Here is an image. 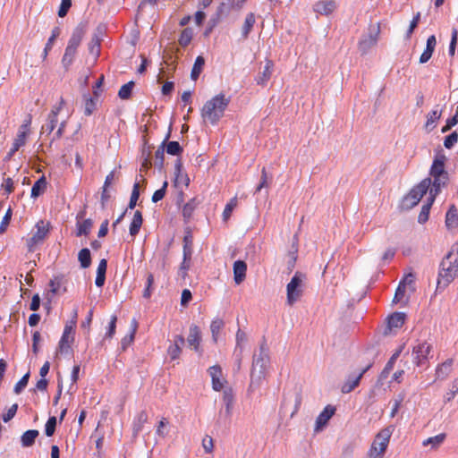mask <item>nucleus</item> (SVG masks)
<instances>
[{"label":"nucleus","instance_id":"obj_1","mask_svg":"<svg viewBox=\"0 0 458 458\" xmlns=\"http://www.w3.org/2000/svg\"><path fill=\"white\" fill-rule=\"evenodd\" d=\"M270 365L269 348L265 337L259 344L258 352H255L252 357V366L250 371V382L248 387V393L251 394L260 387L264 379H266L267 369Z\"/></svg>","mask_w":458,"mask_h":458},{"label":"nucleus","instance_id":"obj_2","mask_svg":"<svg viewBox=\"0 0 458 458\" xmlns=\"http://www.w3.org/2000/svg\"><path fill=\"white\" fill-rule=\"evenodd\" d=\"M446 157L443 153H437L432 162L429 169V175L431 178V188L429 190V195L437 197L442 188H445L449 182V174L445 170V163Z\"/></svg>","mask_w":458,"mask_h":458},{"label":"nucleus","instance_id":"obj_3","mask_svg":"<svg viewBox=\"0 0 458 458\" xmlns=\"http://www.w3.org/2000/svg\"><path fill=\"white\" fill-rule=\"evenodd\" d=\"M229 103L230 98L220 93L204 104L201 109V116L208 119L212 125H216L224 116Z\"/></svg>","mask_w":458,"mask_h":458},{"label":"nucleus","instance_id":"obj_4","mask_svg":"<svg viewBox=\"0 0 458 458\" xmlns=\"http://www.w3.org/2000/svg\"><path fill=\"white\" fill-rule=\"evenodd\" d=\"M431 184V178L427 177L415 185L402 200V208L406 210L415 207L421 198L428 192Z\"/></svg>","mask_w":458,"mask_h":458},{"label":"nucleus","instance_id":"obj_5","mask_svg":"<svg viewBox=\"0 0 458 458\" xmlns=\"http://www.w3.org/2000/svg\"><path fill=\"white\" fill-rule=\"evenodd\" d=\"M51 224L48 221L39 220L34 226L35 232L32 236L26 240V245L29 252H34L36 246L43 243L50 232Z\"/></svg>","mask_w":458,"mask_h":458},{"label":"nucleus","instance_id":"obj_6","mask_svg":"<svg viewBox=\"0 0 458 458\" xmlns=\"http://www.w3.org/2000/svg\"><path fill=\"white\" fill-rule=\"evenodd\" d=\"M304 279H306V275L297 271L287 284L286 299L288 305L293 306L301 297L303 293L302 282Z\"/></svg>","mask_w":458,"mask_h":458},{"label":"nucleus","instance_id":"obj_7","mask_svg":"<svg viewBox=\"0 0 458 458\" xmlns=\"http://www.w3.org/2000/svg\"><path fill=\"white\" fill-rule=\"evenodd\" d=\"M458 276L457 268L453 267L450 264H445V259L440 263V270L437 277V290H444L452 283Z\"/></svg>","mask_w":458,"mask_h":458},{"label":"nucleus","instance_id":"obj_8","mask_svg":"<svg viewBox=\"0 0 458 458\" xmlns=\"http://www.w3.org/2000/svg\"><path fill=\"white\" fill-rule=\"evenodd\" d=\"M418 344L412 348L413 362L417 367L425 366L428 360L431 352V344L427 341H417Z\"/></svg>","mask_w":458,"mask_h":458},{"label":"nucleus","instance_id":"obj_9","mask_svg":"<svg viewBox=\"0 0 458 458\" xmlns=\"http://www.w3.org/2000/svg\"><path fill=\"white\" fill-rule=\"evenodd\" d=\"M373 366V361L361 369L358 373H351L342 386L341 391L344 394H349L353 391L359 385L364 374Z\"/></svg>","mask_w":458,"mask_h":458},{"label":"nucleus","instance_id":"obj_10","mask_svg":"<svg viewBox=\"0 0 458 458\" xmlns=\"http://www.w3.org/2000/svg\"><path fill=\"white\" fill-rule=\"evenodd\" d=\"M85 216V211H80L76 216V236H88L93 226V220L91 218L84 219L81 221Z\"/></svg>","mask_w":458,"mask_h":458},{"label":"nucleus","instance_id":"obj_11","mask_svg":"<svg viewBox=\"0 0 458 458\" xmlns=\"http://www.w3.org/2000/svg\"><path fill=\"white\" fill-rule=\"evenodd\" d=\"M335 407L330 404L327 405L316 419L315 432L321 431L328 423L329 420L335 413Z\"/></svg>","mask_w":458,"mask_h":458},{"label":"nucleus","instance_id":"obj_12","mask_svg":"<svg viewBox=\"0 0 458 458\" xmlns=\"http://www.w3.org/2000/svg\"><path fill=\"white\" fill-rule=\"evenodd\" d=\"M185 344V338L182 335H175L173 342L167 348V354L171 360H176L180 358L182 347Z\"/></svg>","mask_w":458,"mask_h":458},{"label":"nucleus","instance_id":"obj_13","mask_svg":"<svg viewBox=\"0 0 458 458\" xmlns=\"http://www.w3.org/2000/svg\"><path fill=\"white\" fill-rule=\"evenodd\" d=\"M71 334H74L73 327L72 325L66 324L58 343L57 352L67 353L71 351L70 343L73 342L74 339L73 336H72L71 340H69V335Z\"/></svg>","mask_w":458,"mask_h":458},{"label":"nucleus","instance_id":"obj_14","mask_svg":"<svg viewBox=\"0 0 458 458\" xmlns=\"http://www.w3.org/2000/svg\"><path fill=\"white\" fill-rule=\"evenodd\" d=\"M392 435V429L390 427L385 428L381 429L373 443H376V445L378 447L377 454H383L386 450L389 440Z\"/></svg>","mask_w":458,"mask_h":458},{"label":"nucleus","instance_id":"obj_15","mask_svg":"<svg viewBox=\"0 0 458 458\" xmlns=\"http://www.w3.org/2000/svg\"><path fill=\"white\" fill-rule=\"evenodd\" d=\"M87 31V23L80 22L72 30V36L68 40V47L78 48Z\"/></svg>","mask_w":458,"mask_h":458},{"label":"nucleus","instance_id":"obj_16","mask_svg":"<svg viewBox=\"0 0 458 458\" xmlns=\"http://www.w3.org/2000/svg\"><path fill=\"white\" fill-rule=\"evenodd\" d=\"M201 332L197 325L192 324L189 329L187 343L196 352H200Z\"/></svg>","mask_w":458,"mask_h":458},{"label":"nucleus","instance_id":"obj_17","mask_svg":"<svg viewBox=\"0 0 458 458\" xmlns=\"http://www.w3.org/2000/svg\"><path fill=\"white\" fill-rule=\"evenodd\" d=\"M336 8V4L333 0H321L313 5V11L319 14L328 16L330 15Z\"/></svg>","mask_w":458,"mask_h":458},{"label":"nucleus","instance_id":"obj_18","mask_svg":"<svg viewBox=\"0 0 458 458\" xmlns=\"http://www.w3.org/2000/svg\"><path fill=\"white\" fill-rule=\"evenodd\" d=\"M274 68V62L272 60H267L264 66V70L258 73L255 77V81L259 86H266L270 80Z\"/></svg>","mask_w":458,"mask_h":458},{"label":"nucleus","instance_id":"obj_19","mask_svg":"<svg viewBox=\"0 0 458 458\" xmlns=\"http://www.w3.org/2000/svg\"><path fill=\"white\" fill-rule=\"evenodd\" d=\"M233 280L236 284L242 283L246 277L247 264L244 260L238 259L233 262Z\"/></svg>","mask_w":458,"mask_h":458},{"label":"nucleus","instance_id":"obj_20","mask_svg":"<svg viewBox=\"0 0 458 458\" xmlns=\"http://www.w3.org/2000/svg\"><path fill=\"white\" fill-rule=\"evenodd\" d=\"M379 30L373 33H369L368 36L361 38L359 42V50L361 54H366L373 46H375L377 42V35Z\"/></svg>","mask_w":458,"mask_h":458},{"label":"nucleus","instance_id":"obj_21","mask_svg":"<svg viewBox=\"0 0 458 458\" xmlns=\"http://www.w3.org/2000/svg\"><path fill=\"white\" fill-rule=\"evenodd\" d=\"M406 314L404 312L395 311L387 318V327L389 330L394 328H401L406 320Z\"/></svg>","mask_w":458,"mask_h":458},{"label":"nucleus","instance_id":"obj_22","mask_svg":"<svg viewBox=\"0 0 458 458\" xmlns=\"http://www.w3.org/2000/svg\"><path fill=\"white\" fill-rule=\"evenodd\" d=\"M403 346H400L399 349L396 350L392 354V356L390 357V359L388 360L385 368L383 369V370L381 371V373L379 375V377H378L379 381H383L388 377V375L391 372V370L394 369V363H395L396 360L398 359V357L400 356V354L403 351Z\"/></svg>","mask_w":458,"mask_h":458},{"label":"nucleus","instance_id":"obj_23","mask_svg":"<svg viewBox=\"0 0 458 458\" xmlns=\"http://www.w3.org/2000/svg\"><path fill=\"white\" fill-rule=\"evenodd\" d=\"M209 376L212 380V387L215 391H220L224 385L220 380V376L222 375V369L219 365L211 366L208 369Z\"/></svg>","mask_w":458,"mask_h":458},{"label":"nucleus","instance_id":"obj_24","mask_svg":"<svg viewBox=\"0 0 458 458\" xmlns=\"http://www.w3.org/2000/svg\"><path fill=\"white\" fill-rule=\"evenodd\" d=\"M57 116H58V110H52L48 114L47 120L46 123L42 125L41 132H40L41 135L45 134V133L47 135L51 134V132L55 130V128L57 124V122H58Z\"/></svg>","mask_w":458,"mask_h":458},{"label":"nucleus","instance_id":"obj_25","mask_svg":"<svg viewBox=\"0 0 458 458\" xmlns=\"http://www.w3.org/2000/svg\"><path fill=\"white\" fill-rule=\"evenodd\" d=\"M182 242V256L191 258L193 253V236L189 227L185 229Z\"/></svg>","mask_w":458,"mask_h":458},{"label":"nucleus","instance_id":"obj_26","mask_svg":"<svg viewBox=\"0 0 458 458\" xmlns=\"http://www.w3.org/2000/svg\"><path fill=\"white\" fill-rule=\"evenodd\" d=\"M39 436V431L37 429H28L21 436V445L24 448L31 447L38 437Z\"/></svg>","mask_w":458,"mask_h":458},{"label":"nucleus","instance_id":"obj_27","mask_svg":"<svg viewBox=\"0 0 458 458\" xmlns=\"http://www.w3.org/2000/svg\"><path fill=\"white\" fill-rule=\"evenodd\" d=\"M47 182L45 175L40 176L33 184L30 191V197L37 199L41 196L47 190Z\"/></svg>","mask_w":458,"mask_h":458},{"label":"nucleus","instance_id":"obj_28","mask_svg":"<svg viewBox=\"0 0 458 458\" xmlns=\"http://www.w3.org/2000/svg\"><path fill=\"white\" fill-rule=\"evenodd\" d=\"M199 204V201L197 198L191 199L182 208V216L185 224L189 223L192 217V215Z\"/></svg>","mask_w":458,"mask_h":458},{"label":"nucleus","instance_id":"obj_29","mask_svg":"<svg viewBox=\"0 0 458 458\" xmlns=\"http://www.w3.org/2000/svg\"><path fill=\"white\" fill-rule=\"evenodd\" d=\"M82 97L84 100V114L86 116H89L97 108L98 98H96L93 95L90 96L89 93H85Z\"/></svg>","mask_w":458,"mask_h":458},{"label":"nucleus","instance_id":"obj_30","mask_svg":"<svg viewBox=\"0 0 458 458\" xmlns=\"http://www.w3.org/2000/svg\"><path fill=\"white\" fill-rule=\"evenodd\" d=\"M435 199H436V197H433L431 195H429L428 197V199H427L426 202L423 204L421 210L418 216V222L420 224H425L428 220L430 208H431Z\"/></svg>","mask_w":458,"mask_h":458},{"label":"nucleus","instance_id":"obj_31","mask_svg":"<svg viewBox=\"0 0 458 458\" xmlns=\"http://www.w3.org/2000/svg\"><path fill=\"white\" fill-rule=\"evenodd\" d=\"M445 226L448 229L456 228L458 226V212L454 204L449 207L445 214Z\"/></svg>","mask_w":458,"mask_h":458},{"label":"nucleus","instance_id":"obj_32","mask_svg":"<svg viewBox=\"0 0 458 458\" xmlns=\"http://www.w3.org/2000/svg\"><path fill=\"white\" fill-rule=\"evenodd\" d=\"M142 223H143L142 213L140 210H136L134 212L132 220H131V222L130 224V227H129V233L131 236L134 237L139 233L140 228H141Z\"/></svg>","mask_w":458,"mask_h":458},{"label":"nucleus","instance_id":"obj_33","mask_svg":"<svg viewBox=\"0 0 458 458\" xmlns=\"http://www.w3.org/2000/svg\"><path fill=\"white\" fill-rule=\"evenodd\" d=\"M454 363L453 359H447L442 364L438 365L436 369V377L437 379H445L451 372Z\"/></svg>","mask_w":458,"mask_h":458},{"label":"nucleus","instance_id":"obj_34","mask_svg":"<svg viewBox=\"0 0 458 458\" xmlns=\"http://www.w3.org/2000/svg\"><path fill=\"white\" fill-rule=\"evenodd\" d=\"M77 49L75 47H66L64 54L62 58V64L64 68L67 71L72 64L73 63V60L77 54Z\"/></svg>","mask_w":458,"mask_h":458},{"label":"nucleus","instance_id":"obj_35","mask_svg":"<svg viewBox=\"0 0 458 458\" xmlns=\"http://www.w3.org/2000/svg\"><path fill=\"white\" fill-rule=\"evenodd\" d=\"M256 22L255 15L253 13H250L246 15L244 23L242 28V37L245 39L249 37L252 28Z\"/></svg>","mask_w":458,"mask_h":458},{"label":"nucleus","instance_id":"obj_36","mask_svg":"<svg viewBox=\"0 0 458 458\" xmlns=\"http://www.w3.org/2000/svg\"><path fill=\"white\" fill-rule=\"evenodd\" d=\"M204 65L205 58L202 55L197 56L191 72V79L192 81H197L199 79Z\"/></svg>","mask_w":458,"mask_h":458},{"label":"nucleus","instance_id":"obj_37","mask_svg":"<svg viewBox=\"0 0 458 458\" xmlns=\"http://www.w3.org/2000/svg\"><path fill=\"white\" fill-rule=\"evenodd\" d=\"M161 144H165V151L171 156L179 157L183 152V148L176 140H172L167 143L162 142Z\"/></svg>","mask_w":458,"mask_h":458},{"label":"nucleus","instance_id":"obj_38","mask_svg":"<svg viewBox=\"0 0 458 458\" xmlns=\"http://www.w3.org/2000/svg\"><path fill=\"white\" fill-rule=\"evenodd\" d=\"M133 327H132V329L131 331L130 334L126 335L125 336H123L121 340V351L122 352H124L126 351V349L132 344V342L134 341V337H135V334H136V331H137V327H138V324L136 322V320L134 319L133 322Z\"/></svg>","mask_w":458,"mask_h":458},{"label":"nucleus","instance_id":"obj_39","mask_svg":"<svg viewBox=\"0 0 458 458\" xmlns=\"http://www.w3.org/2000/svg\"><path fill=\"white\" fill-rule=\"evenodd\" d=\"M78 260L81 268H88L91 265V253L89 249L83 248L78 253Z\"/></svg>","mask_w":458,"mask_h":458},{"label":"nucleus","instance_id":"obj_40","mask_svg":"<svg viewBox=\"0 0 458 458\" xmlns=\"http://www.w3.org/2000/svg\"><path fill=\"white\" fill-rule=\"evenodd\" d=\"M134 85H135V83L133 81H131L123 84L118 91V97L123 100H127V99L131 98V97L132 95V89L134 88Z\"/></svg>","mask_w":458,"mask_h":458},{"label":"nucleus","instance_id":"obj_41","mask_svg":"<svg viewBox=\"0 0 458 458\" xmlns=\"http://www.w3.org/2000/svg\"><path fill=\"white\" fill-rule=\"evenodd\" d=\"M441 110L433 109L429 112L427 115L426 128H429V131L433 130L436 127L434 123L441 118Z\"/></svg>","mask_w":458,"mask_h":458},{"label":"nucleus","instance_id":"obj_42","mask_svg":"<svg viewBox=\"0 0 458 458\" xmlns=\"http://www.w3.org/2000/svg\"><path fill=\"white\" fill-rule=\"evenodd\" d=\"M155 165L161 172L164 168L165 162V144H160L155 153Z\"/></svg>","mask_w":458,"mask_h":458},{"label":"nucleus","instance_id":"obj_43","mask_svg":"<svg viewBox=\"0 0 458 458\" xmlns=\"http://www.w3.org/2000/svg\"><path fill=\"white\" fill-rule=\"evenodd\" d=\"M192 37H193V30L190 27L185 28L181 32V35H180V38L178 40L180 46H182V47H187L191 43Z\"/></svg>","mask_w":458,"mask_h":458},{"label":"nucleus","instance_id":"obj_44","mask_svg":"<svg viewBox=\"0 0 458 458\" xmlns=\"http://www.w3.org/2000/svg\"><path fill=\"white\" fill-rule=\"evenodd\" d=\"M140 198V185H139V182H135L134 184H133V188H132V191H131V198H130V201H129V204H128V207H127V210L128 209H134L136 205H137V201Z\"/></svg>","mask_w":458,"mask_h":458},{"label":"nucleus","instance_id":"obj_45","mask_svg":"<svg viewBox=\"0 0 458 458\" xmlns=\"http://www.w3.org/2000/svg\"><path fill=\"white\" fill-rule=\"evenodd\" d=\"M30 372L28 371L15 384V386L13 387V393L15 394H20L25 389V387L28 386V383H29V380H30Z\"/></svg>","mask_w":458,"mask_h":458},{"label":"nucleus","instance_id":"obj_46","mask_svg":"<svg viewBox=\"0 0 458 458\" xmlns=\"http://www.w3.org/2000/svg\"><path fill=\"white\" fill-rule=\"evenodd\" d=\"M297 252V245L293 242L288 253L289 260L287 261V269L289 270V273H291L295 267V263L298 258Z\"/></svg>","mask_w":458,"mask_h":458},{"label":"nucleus","instance_id":"obj_47","mask_svg":"<svg viewBox=\"0 0 458 458\" xmlns=\"http://www.w3.org/2000/svg\"><path fill=\"white\" fill-rule=\"evenodd\" d=\"M57 419L55 416H50L45 424V434L47 437H52L56 429Z\"/></svg>","mask_w":458,"mask_h":458},{"label":"nucleus","instance_id":"obj_48","mask_svg":"<svg viewBox=\"0 0 458 458\" xmlns=\"http://www.w3.org/2000/svg\"><path fill=\"white\" fill-rule=\"evenodd\" d=\"M223 327H224V321L222 319L216 318V319L212 320L211 325H210V330L212 333V338H213L214 342L217 341V335Z\"/></svg>","mask_w":458,"mask_h":458},{"label":"nucleus","instance_id":"obj_49","mask_svg":"<svg viewBox=\"0 0 458 458\" xmlns=\"http://www.w3.org/2000/svg\"><path fill=\"white\" fill-rule=\"evenodd\" d=\"M101 40L98 39L97 37H92L89 43V51L90 54L95 55L96 59L100 55Z\"/></svg>","mask_w":458,"mask_h":458},{"label":"nucleus","instance_id":"obj_50","mask_svg":"<svg viewBox=\"0 0 458 458\" xmlns=\"http://www.w3.org/2000/svg\"><path fill=\"white\" fill-rule=\"evenodd\" d=\"M167 187H168V182L165 181L163 182L162 187L160 189L155 191V192L153 193L152 198H151V200L153 203H157L165 198Z\"/></svg>","mask_w":458,"mask_h":458},{"label":"nucleus","instance_id":"obj_51","mask_svg":"<svg viewBox=\"0 0 458 458\" xmlns=\"http://www.w3.org/2000/svg\"><path fill=\"white\" fill-rule=\"evenodd\" d=\"M116 322H117V316L112 315L110 318V321L108 324V327L106 328V332L105 335L106 339H111L114 337L116 330Z\"/></svg>","mask_w":458,"mask_h":458},{"label":"nucleus","instance_id":"obj_52","mask_svg":"<svg viewBox=\"0 0 458 458\" xmlns=\"http://www.w3.org/2000/svg\"><path fill=\"white\" fill-rule=\"evenodd\" d=\"M232 409H233V407H225V409L224 410L222 409L219 411V416L217 419L218 424H224L225 426L229 422L230 417L232 414Z\"/></svg>","mask_w":458,"mask_h":458},{"label":"nucleus","instance_id":"obj_53","mask_svg":"<svg viewBox=\"0 0 458 458\" xmlns=\"http://www.w3.org/2000/svg\"><path fill=\"white\" fill-rule=\"evenodd\" d=\"M458 141V133L456 131H452L450 134L445 137L444 146L447 149H451Z\"/></svg>","mask_w":458,"mask_h":458},{"label":"nucleus","instance_id":"obj_54","mask_svg":"<svg viewBox=\"0 0 458 458\" xmlns=\"http://www.w3.org/2000/svg\"><path fill=\"white\" fill-rule=\"evenodd\" d=\"M446 437V435L445 433L438 434L435 437H428L423 442V445H432V446H437L441 445Z\"/></svg>","mask_w":458,"mask_h":458},{"label":"nucleus","instance_id":"obj_55","mask_svg":"<svg viewBox=\"0 0 458 458\" xmlns=\"http://www.w3.org/2000/svg\"><path fill=\"white\" fill-rule=\"evenodd\" d=\"M236 205H237V198L236 197L231 199L230 201L225 205V208L223 211V219L225 221L229 219V217L231 216L232 212L234 209V208L236 207Z\"/></svg>","mask_w":458,"mask_h":458},{"label":"nucleus","instance_id":"obj_56","mask_svg":"<svg viewBox=\"0 0 458 458\" xmlns=\"http://www.w3.org/2000/svg\"><path fill=\"white\" fill-rule=\"evenodd\" d=\"M191 258L182 256V261L180 265L178 272L182 279H185V277L187 276L188 270L191 267Z\"/></svg>","mask_w":458,"mask_h":458},{"label":"nucleus","instance_id":"obj_57","mask_svg":"<svg viewBox=\"0 0 458 458\" xmlns=\"http://www.w3.org/2000/svg\"><path fill=\"white\" fill-rule=\"evenodd\" d=\"M12 216H13V209L11 207H9V208L6 210L4 216L2 219V222L0 224V233H4L6 231L7 226L9 225V224L11 222Z\"/></svg>","mask_w":458,"mask_h":458},{"label":"nucleus","instance_id":"obj_58","mask_svg":"<svg viewBox=\"0 0 458 458\" xmlns=\"http://www.w3.org/2000/svg\"><path fill=\"white\" fill-rule=\"evenodd\" d=\"M153 284H154V276H153V274L149 273L147 276L146 287L142 293L143 298L149 299L151 297V295H152L151 287H152Z\"/></svg>","mask_w":458,"mask_h":458},{"label":"nucleus","instance_id":"obj_59","mask_svg":"<svg viewBox=\"0 0 458 458\" xmlns=\"http://www.w3.org/2000/svg\"><path fill=\"white\" fill-rule=\"evenodd\" d=\"M406 292L405 283L401 281L395 290V293L393 299L394 303H398L402 301Z\"/></svg>","mask_w":458,"mask_h":458},{"label":"nucleus","instance_id":"obj_60","mask_svg":"<svg viewBox=\"0 0 458 458\" xmlns=\"http://www.w3.org/2000/svg\"><path fill=\"white\" fill-rule=\"evenodd\" d=\"M26 131H18L17 135H16V138L14 139L13 140V147H14V149H18L24 146L25 143H26Z\"/></svg>","mask_w":458,"mask_h":458},{"label":"nucleus","instance_id":"obj_61","mask_svg":"<svg viewBox=\"0 0 458 458\" xmlns=\"http://www.w3.org/2000/svg\"><path fill=\"white\" fill-rule=\"evenodd\" d=\"M72 0H62L61 1V4L59 6V10H58V16L60 18H64L67 15L70 8L72 7Z\"/></svg>","mask_w":458,"mask_h":458},{"label":"nucleus","instance_id":"obj_62","mask_svg":"<svg viewBox=\"0 0 458 458\" xmlns=\"http://www.w3.org/2000/svg\"><path fill=\"white\" fill-rule=\"evenodd\" d=\"M234 396L232 389H225L223 392V404L225 407H233Z\"/></svg>","mask_w":458,"mask_h":458},{"label":"nucleus","instance_id":"obj_63","mask_svg":"<svg viewBox=\"0 0 458 458\" xmlns=\"http://www.w3.org/2000/svg\"><path fill=\"white\" fill-rule=\"evenodd\" d=\"M458 393V377L452 382V389L445 395V402H451Z\"/></svg>","mask_w":458,"mask_h":458},{"label":"nucleus","instance_id":"obj_64","mask_svg":"<svg viewBox=\"0 0 458 458\" xmlns=\"http://www.w3.org/2000/svg\"><path fill=\"white\" fill-rule=\"evenodd\" d=\"M457 123H458V114H454L452 117H450L446 120L445 124L441 129V132L445 133V132L449 131Z\"/></svg>","mask_w":458,"mask_h":458}]
</instances>
